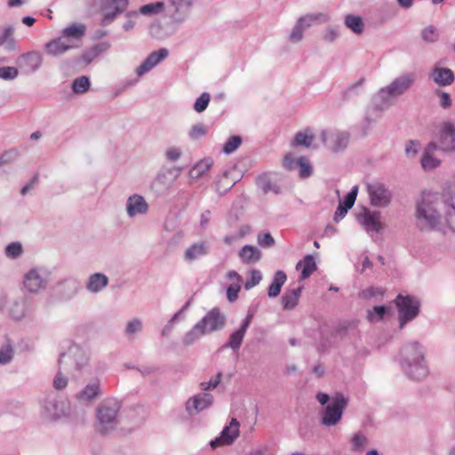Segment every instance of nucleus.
Wrapping results in <instances>:
<instances>
[{
    "instance_id": "f257e3e1",
    "label": "nucleus",
    "mask_w": 455,
    "mask_h": 455,
    "mask_svg": "<svg viewBox=\"0 0 455 455\" xmlns=\"http://www.w3.org/2000/svg\"><path fill=\"white\" fill-rule=\"evenodd\" d=\"M442 202L437 193L424 192L418 203L416 218L420 229L443 230V222L440 214Z\"/></svg>"
},
{
    "instance_id": "f03ea898",
    "label": "nucleus",
    "mask_w": 455,
    "mask_h": 455,
    "mask_svg": "<svg viewBox=\"0 0 455 455\" xmlns=\"http://www.w3.org/2000/svg\"><path fill=\"white\" fill-rule=\"evenodd\" d=\"M224 324V315L220 314L219 309L213 308L186 334L184 343L190 345L204 334L221 329Z\"/></svg>"
},
{
    "instance_id": "7ed1b4c3",
    "label": "nucleus",
    "mask_w": 455,
    "mask_h": 455,
    "mask_svg": "<svg viewBox=\"0 0 455 455\" xmlns=\"http://www.w3.org/2000/svg\"><path fill=\"white\" fill-rule=\"evenodd\" d=\"M403 353L408 363L410 376L417 380L424 379L427 375V368L419 343L413 342L404 348Z\"/></svg>"
},
{
    "instance_id": "20e7f679",
    "label": "nucleus",
    "mask_w": 455,
    "mask_h": 455,
    "mask_svg": "<svg viewBox=\"0 0 455 455\" xmlns=\"http://www.w3.org/2000/svg\"><path fill=\"white\" fill-rule=\"evenodd\" d=\"M413 74H406L396 78L391 84L379 91L378 96L384 101L403 94L414 82Z\"/></svg>"
},
{
    "instance_id": "39448f33",
    "label": "nucleus",
    "mask_w": 455,
    "mask_h": 455,
    "mask_svg": "<svg viewBox=\"0 0 455 455\" xmlns=\"http://www.w3.org/2000/svg\"><path fill=\"white\" fill-rule=\"evenodd\" d=\"M347 405V400L342 394H336L325 408L323 416V424L326 426L336 425L341 419L343 410Z\"/></svg>"
},
{
    "instance_id": "423d86ee",
    "label": "nucleus",
    "mask_w": 455,
    "mask_h": 455,
    "mask_svg": "<svg viewBox=\"0 0 455 455\" xmlns=\"http://www.w3.org/2000/svg\"><path fill=\"white\" fill-rule=\"evenodd\" d=\"M395 303L399 311L400 326L403 328L407 322L418 315L419 303L410 296L403 295L397 296Z\"/></svg>"
},
{
    "instance_id": "0eeeda50",
    "label": "nucleus",
    "mask_w": 455,
    "mask_h": 455,
    "mask_svg": "<svg viewBox=\"0 0 455 455\" xmlns=\"http://www.w3.org/2000/svg\"><path fill=\"white\" fill-rule=\"evenodd\" d=\"M329 20V15L326 13H315V14H307L301 17L298 21L295 27L293 28L291 34L290 36V39L292 42H299L303 37V32L306 28L311 27L313 24L317 23H325Z\"/></svg>"
},
{
    "instance_id": "6e6552de",
    "label": "nucleus",
    "mask_w": 455,
    "mask_h": 455,
    "mask_svg": "<svg viewBox=\"0 0 455 455\" xmlns=\"http://www.w3.org/2000/svg\"><path fill=\"white\" fill-rule=\"evenodd\" d=\"M100 12L102 14L101 25L110 24L128 6V0H101Z\"/></svg>"
},
{
    "instance_id": "1a4fd4ad",
    "label": "nucleus",
    "mask_w": 455,
    "mask_h": 455,
    "mask_svg": "<svg viewBox=\"0 0 455 455\" xmlns=\"http://www.w3.org/2000/svg\"><path fill=\"white\" fill-rule=\"evenodd\" d=\"M367 191L372 205L386 207L391 200L390 191L379 182H373L367 185Z\"/></svg>"
},
{
    "instance_id": "9d476101",
    "label": "nucleus",
    "mask_w": 455,
    "mask_h": 455,
    "mask_svg": "<svg viewBox=\"0 0 455 455\" xmlns=\"http://www.w3.org/2000/svg\"><path fill=\"white\" fill-rule=\"evenodd\" d=\"M240 423L236 419H232L229 425L227 426L221 432L220 436L214 441H212L211 445L212 448L221 445H229L238 437Z\"/></svg>"
},
{
    "instance_id": "9b49d317",
    "label": "nucleus",
    "mask_w": 455,
    "mask_h": 455,
    "mask_svg": "<svg viewBox=\"0 0 455 455\" xmlns=\"http://www.w3.org/2000/svg\"><path fill=\"white\" fill-rule=\"evenodd\" d=\"M322 140L330 149L338 151L347 146L348 135L343 132L323 131L322 132Z\"/></svg>"
},
{
    "instance_id": "f8f14e48",
    "label": "nucleus",
    "mask_w": 455,
    "mask_h": 455,
    "mask_svg": "<svg viewBox=\"0 0 455 455\" xmlns=\"http://www.w3.org/2000/svg\"><path fill=\"white\" fill-rule=\"evenodd\" d=\"M439 144L443 151L455 150V124L445 122L441 125L439 132Z\"/></svg>"
},
{
    "instance_id": "ddd939ff",
    "label": "nucleus",
    "mask_w": 455,
    "mask_h": 455,
    "mask_svg": "<svg viewBox=\"0 0 455 455\" xmlns=\"http://www.w3.org/2000/svg\"><path fill=\"white\" fill-rule=\"evenodd\" d=\"M85 31V25L82 23H73L62 30L61 36L68 44H73V48H76L84 36Z\"/></svg>"
},
{
    "instance_id": "4468645a",
    "label": "nucleus",
    "mask_w": 455,
    "mask_h": 455,
    "mask_svg": "<svg viewBox=\"0 0 455 455\" xmlns=\"http://www.w3.org/2000/svg\"><path fill=\"white\" fill-rule=\"evenodd\" d=\"M360 224L364 226L367 231L379 232L383 228L380 221V213L365 210L363 213L357 216Z\"/></svg>"
},
{
    "instance_id": "2eb2a0df",
    "label": "nucleus",
    "mask_w": 455,
    "mask_h": 455,
    "mask_svg": "<svg viewBox=\"0 0 455 455\" xmlns=\"http://www.w3.org/2000/svg\"><path fill=\"white\" fill-rule=\"evenodd\" d=\"M283 165L289 170L299 167V175L302 178H307L312 173V166L310 165L308 160L304 156L299 157L298 159H293L291 155H287L283 159Z\"/></svg>"
},
{
    "instance_id": "dca6fc26",
    "label": "nucleus",
    "mask_w": 455,
    "mask_h": 455,
    "mask_svg": "<svg viewBox=\"0 0 455 455\" xmlns=\"http://www.w3.org/2000/svg\"><path fill=\"white\" fill-rule=\"evenodd\" d=\"M116 410L106 405H101L98 410V419L101 426V431L105 432L115 426Z\"/></svg>"
},
{
    "instance_id": "f3484780",
    "label": "nucleus",
    "mask_w": 455,
    "mask_h": 455,
    "mask_svg": "<svg viewBox=\"0 0 455 455\" xmlns=\"http://www.w3.org/2000/svg\"><path fill=\"white\" fill-rule=\"evenodd\" d=\"M420 162L425 171L434 170L440 165L441 161L436 156V146L435 143H430L425 148Z\"/></svg>"
},
{
    "instance_id": "a211bd4d",
    "label": "nucleus",
    "mask_w": 455,
    "mask_h": 455,
    "mask_svg": "<svg viewBox=\"0 0 455 455\" xmlns=\"http://www.w3.org/2000/svg\"><path fill=\"white\" fill-rule=\"evenodd\" d=\"M168 55V51L164 48L160 49L159 51L153 52L149 54L147 60L138 68L137 73L139 76H142L143 74L148 72L152 69L156 65H157L161 60L165 59Z\"/></svg>"
},
{
    "instance_id": "6ab92c4d",
    "label": "nucleus",
    "mask_w": 455,
    "mask_h": 455,
    "mask_svg": "<svg viewBox=\"0 0 455 455\" xmlns=\"http://www.w3.org/2000/svg\"><path fill=\"white\" fill-rule=\"evenodd\" d=\"M126 209L128 215L134 217L137 214L146 213L148 210V204L141 196L133 195L128 198Z\"/></svg>"
},
{
    "instance_id": "aec40b11",
    "label": "nucleus",
    "mask_w": 455,
    "mask_h": 455,
    "mask_svg": "<svg viewBox=\"0 0 455 455\" xmlns=\"http://www.w3.org/2000/svg\"><path fill=\"white\" fill-rule=\"evenodd\" d=\"M24 286L29 292H38L44 288L45 282L36 270H30L24 279Z\"/></svg>"
},
{
    "instance_id": "412c9836",
    "label": "nucleus",
    "mask_w": 455,
    "mask_h": 455,
    "mask_svg": "<svg viewBox=\"0 0 455 455\" xmlns=\"http://www.w3.org/2000/svg\"><path fill=\"white\" fill-rule=\"evenodd\" d=\"M18 63L20 67H26L28 71H35L42 63V56L37 52H28L19 57Z\"/></svg>"
},
{
    "instance_id": "4be33fe9",
    "label": "nucleus",
    "mask_w": 455,
    "mask_h": 455,
    "mask_svg": "<svg viewBox=\"0 0 455 455\" xmlns=\"http://www.w3.org/2000/svg\"><path fill=\"white\" fill-rule=\"evenodd\" d=\"M46 52L51 55H60L69 49H73V44H68L62 36L52 40L45 45Z\"/></svg>"
},
{
    "instance_id": "5701e85b",
    "label": "nucleus",
    "mask_w": 455,
    "mask_h": 455,
    "mask_svg": "<svg viewBox=\"0 0 455 455\" xmlns=\"http://www.w3.org/2000/svg\"><path fill=\"white\" fill-rule=\"evenodd\" d=\"M251 318L252 315H248L240 329L231 334L228 341V346L233 349H238L240 347L246 330L251 323Z\"/></svg>"
},
{
    "instance_id": "b1692460",
    "label": "nucleus",
    "mask_w": 455,
    "mask_h": 455,
    "mask_svg": "<svg viewBox=\"0 0 455 455\" xmlns=\"http://www.w3.org/2000/svg\"><path fill=\"white\" fill-rule=\"evenodd\" d=\"M212 403V396L209 394H200L187 402L188 411L194 409L196 411H200L209 407Z\"/></svg>"
},
{
    "instance_id": "393cba45",
    "label": "nucleus",
    "mask_w": 455,
    "mask_h": 455,
    "mask_svg": "<svg viewBox=\"0 0 455 455\" xmlns=\"http://www.w3.org/2000/svg\"><path fill=\"white\" fill-rule=\"evenodd\" d=\"M208 249L209 246L206 242L194 243L185 251V259L188 261L197 259L200 257L206 255L208 253Z\"/></svg>"
},
{
    "instance_id": "a878e982",
    "label": "nucleus",
    "mask_w": 455,
    "mask_h": 455,
    "mask_svg": "<svg viewBox=\"0 0 455 455\" xmlns=\"http://www.w3.org/2000/svg\"><path fill=\"white\" fill-rule=\"evenodd\" d=\"M433 80L440 85H448L453 82V73L449 68H435L431 75Z\"/></svg>"
},
{
    "instance_id": "bb28decb",
    "label": "nucleus",
    "mask_w": 455,
    "mask_h": 455,
    "mask_svg": "<svg viewBox=\"0 0 455 455\" xmlns=\"http://www.w3.org/2000/svg\"><path fill=\"white\" fill-rule=\"evenodd\" d=\"M239 257L243 262L252 264L259 260L261 252L254 246L245 245L241 249Z\"/></svg>"
},
{
    "instance_id": "cd10ccee",
    "label": "nucleus",
    "mask_w": 455,
    "mask_h": 455,
    "mask_svg": "<svg viewBox=\"0 0 455 455\" xmlns=\"http://www.w3.org/2000/svg\"><path fill=\"white\" fill-rule=\"evenodd\" d=\"M296 268L298 270L301 269V279L309 277L316 269L315 259L311 255L306 256L303 260L297 263Z\"/></svg>"
},
{
    "instance_id": "c85d7f7f",
    "label": "nucleus",
    "mask_w": 455,
    "mask_h": 455,
    "mask_svg": "<svg viewBox=\"0 0 455 455\" xmlns=\"http://www.w3.org/2000/svg\"><path fill=\"white\" fill-rule=\"evenodd\" d=\"M45 410L47 411L50 417L58 419L66 415L67 411L68 410V406L64 401L58 403L48 402L45 405Z\"/></svg>"
},
{
    "instance_id": "c756f323",
    "label": "nucleus",
    "mask_w": 455,
    "mask_h": 455,
    "mask_svg": "<svg viewBox=\"0 0 455 455\" xmlns=\"http://www.w3.org/2000/svg\"><path fill=\"white\" fill-rule=\"evenodd\" d=\"M99 394V382L97 380L88 384L84 389L77 395V399L81 402H90Z\"/></svg>"
},
{
    "instance_id": "7c9ffc66",
    "label": "nucleus",
    "mask_w": 455,
    "mask_h": 455,
    "mask_svg": "<svg viewBox=\"0 0 455 455\" xmlns=\"http://www.w3.org/2000/svg\"><path fill=\"white\" fill-rule=\"evenodd\" d=\"M213 161L211 158H204L198 162L191 170L190 177L193 179H198L206 173L212 166Z\"/></svg>"
},
{
    "instance_id": "2f4dec72",
    "label": "nucleus",
    "mask_w": 455,
    "mask_h": 455,
    "mask_svg": "<svg viewBox=\"0 0 455 455\" xmlns=\"http://www.w3.org/2000/svg\"><path fill=\"white\" fill-rule=\"evenodd\" d=\"M286 278V275L283 271L279 270L275 273L273 283L268 289L269 297H276L280 293L281 288L285 283Z\"/></svg>"
},
{
    "instance_id": "473e14b6",
    "label": "nucleus",
    "mask_w": 455,
    "mask_h": 455,
    "mask_svg": "<svg viewBox=\"0 0 455 455\" xmlns=\"http://www.w3.org/2000/svg\"><path fill=\"white\" fill-rule=\"evenodd\" d=\"M301 288L292 289L287 291L282 298L283 307L285 309H292L298 304L299 298L300 296Z\"/></svg>"
},
{
    "instance_id": "72a5a7b5",
    "label": "nucleus",
    "mask_w": 455,
    "mask_h": 455,
    "mask_svg": "<svg viewBox=\"0 0 455 455\" xmlns=\"http://www.w3.org/2000/svg\"><path fill=\"white\" fill-rule=\"evenodd\" d=\"M108 284V277L102 274H94L90 277L87 288L92 291H99Z\"/></svg>"
},
{
    "instance_id": "f704fd0d",
    "label": "nucleus",
    "mask_w": 455,
    "mask_h": 455,
    "mask_svg": "<svg viewBox=\"0 0 455 455\" xmlns=\"http://www.w3.org/2000/svg\"><path fill=\"white\" fill-rule=\"evenodd\" d=\"M346 26L355 34H362L364 28L363 20L359 16L347 15L345 18Z\"/></svg>"
},
{
    "instance_id": "c9c22d12",
    "label": "nucleus",
    "mask_w": 455,
    "mask_h": 455,
    "mask_svg": "<svg viewBox=\"0 0 455 455\" xmlns=\"http://www.w3.org/2000/svg\"><path fill=\"white\" fill-rule=\"evenodd\" d=\"M314 138L315 137L311 130L306 129L296 134L294 142L296 145L305 146L308 148L312 144Z\"/></svg>"
},
{
    "instance_id": "e433bc0d",
    "label": "nucleus",
    "mask_w": 455,
    "mask_h": 455,
    "mask_svg": "<svg viewBox=\"0 0 455 455\" xmlns=\"http://www.w3.org/2000/svg\"><path fill=\"white\" fill-rule=\"evenodd\" d=\"M444 211V223L452 232L455 233V204H445Z\"/></svg>"
},
{
    "instance_id": "4c0bfd02",
    "label": "nucleus",
    "mask_w": 455,
    "mask_h": 455,
    "mask_svg": "<svg viewBox=\"0 0 455 455\" xmlns=\"http://www.w3.org/2000/svg\"><path fill=\"white\" fill-rule=\"evenodd\" d=\"M164 11V3L156 2L145 4L140 7V12L143 15L158 14Z\"/></svg>"
},
{
    "instance_id": "58836bf2",
    "label": "nucleus",
    "mask_w": 455,
    "mask_h": 455,
    "mask_svg": "<svg viewBox=\"0 0 455 455\" xmlns=\"http://www.w3.org/2000/svg\"><path fill=\"white\" fill-rule=\"evenodd\" d=\"M13 35V28L11 27H8L4 28L3 34L0 35V45L4 44V43L7 44V48L9 50H12L15 48V41L12 37Z\"/></svg>"
},
{
    "instance_id": "ea45409f",
    "label": "nucleus",
    "mask_w": 455,
    "mask_h": 455,
    "mask_svg": "<svg viewBox=\"0 0 455 455\" xmlns=\"http://www.w3.org/2000/svg\"><path fill=\"white\" fill-rule=\"evenodd\" d=\"M90 86V81L87 76H81L73 82V91L76 93H84Z\"/></svg>"
},
{
    "instance_id": "a19ab883",
    "label": "nucleus",
    "mask_w": 455,
    "mask_h": 455,
    "mask_svg": "<svg viewBox=\"0 0 455 455\" xmlns=\"http://www.w3.org/2000/svg\"><path fill=\"white\" fill-rule=\"evenodd\" d=\"M208 132L207 127L203 124L193 125L189 131V137L193 140H199Z\"/></svg>"
},
{
    "instance_id": "79ce46f5",
    "label": "nucleus",
    "mask_w": 455,
    "mask_h": 455,
    "mask_svg": "<svg viewBox=\"0 0 455 455\" xmlns=\"http://www.w3.org/2000/svg\"><path fill=\"white\" fill-rule=\"evenodd\" d=\"M387 312V308L383 306L374 307L371 311L368 313V319L370 322L375 323L380 321Z\"/></svg>"
},
{
    "instance_id": "37998d69",
    "label": "nucleus",
    "mask_w": 455,
    "mask_h": 455,
    "mask_svg": "<svg viewBox=\"0 0 455 455\" xmlns=\"http://www.w3.org/2000/svg\"><path fill=\"white\" fill-rule=\"evenodd\" d=\"M422 38L426 42H435L439 38L437 29L434 26H428L422 31Z\"/></svg>"
},
{
    "instance_id": "c03bdc74",
    "label": "nucleus",
    "mask_w": 455,
    "mask_h": 455,
    "mask_svg": "<svg viewBox=\"0 0 455 455\" xmlns=\"http://www.w3.org/2000/svg\"><path fill=\"white\" fill-rule=\"evenodd\" d=\"M368 445V439L362 434L357 433L352 438V446L355 451H361Z\"/></svg>"
},
{
    "instance_id": "a18cd8bd",
    "label": "nucleus",
    "mask_w": 455,
    "mask_h": 455,
    "mask_svg": "<svg viewBox=\"0 0 455 455\" xmlns=\"http://www.w3.org/2000/svg\"><path fill=\"white\" fill-rule=\"evenodd\" d=\"M210 95L207 92H204L195 102L194 109L198 113L203 112L206 109L210 102Z\"/></svg>"
},
{
    "instance_id": "49530a36",
    "label": "nucleus",
    "mask_w": 455,
    "mask_h": 455,
    "mask_svg": "<svg viewBox=\"0 0 455 455\" xmlns=\"http://www.w3.org/2000/svg\"><path fill=\"white\" fill-rule=\"evenodd\" d=\"M242 140L238 136H232L228 139V140L224 145V152L227 154H230L237 149V148L241 145Z\"/></svg>"
},
{
    "instance_id": "de8ad7c7",
    "label": "nucleus",
    "mask_w": 455,
    "mask_h": 455,
    "mask_svg": "<svg viewBox=\"0 0 455 455\" xmlns=\"http://www.w3.org/2000/svg\"><path fill=\"white\" fill-rule=\"evenodd\" d=\"M13 355V350L9 344L3 346L0 349V363L5 364L9 363Z\"/></svg>"
},
{
    "instance_id": "09e8293b",
    "label": "nucleus",
    "mask_w": 455,
    "mask_h": 455,
    "mask_svg": "<svg viewBox=\"0 0 455 455\" xmlns=\"http://www.w3.org/2000/svg\"><path fill=\"white\" fill-rule=\"evenodd\" d=\"M19 71L14 67H2L0 68V78L4 80H12L17 77Z\"/></svg>"
},
{
    "instance_id": "8fccbe9b",
    "label": "nucleus",
    "mask_w": 455,
    "mask_h": 455,
    "mask_svg": "<svg viewBox=\"0 0 455 455\" xmlns=\"http://www.w3.org/2000/svg\"><path fill=\"white\" fill-rule=\"evenodd\" d=\"M22 252V246L20 243H12L5 248V253L10 258H16Z\"/></svg>"
},
{
    "instance_id": "3c124183",
    "label": "nucleus",
    "mask_w": 455,
    "mask_h": 455,
    "mask_svg": "<svg viewBox=\"0 0 455 455\" xmlns=\"http://www.w3.org/2000/svg\"><path fill=\"white\" fill-rule=\"evenodd\" d=\"M176 12H183L191 6L193 0H169Z\"/></svg>"
},
{
    "instance_id": "603ef678",
    "label": "nucleus",
    "mask_w": 455,
    "mask_h": 455,
    "mask_svg": "<svg viewBox=\"0 0 455 455\" xmlns=\"http://www.w3.org/2000/svg\"><path fill=\"white\" fill-rule=\"evenodd\" d=\"M357 192H358V187L355 186L352 188V190L345 197V200L342 204L343 206H345L347 209H350L355 202Z\"/></svg>"
},
{
    "instance_id": "864d4df0",
    "label": "nucleus",
    "mask_w": 455,
    "mask_h": 455,
    "mask_svg": "<svg viewBox=\"0 0 455 455\" xmlns=\"http://www.w3.org/2000/svg\"><path fill=\"white\" fill-rule=\"evenodd\" d=\"M261 278L262 275L259 270H252L251 272V279L248 280L244 284L245 289L249 290L252 288L260 282Z\"/></svg>"
},
{
    "instance_id": "5fc2aeb1",
    "label": "nucleus",
    "mask_w": 455,
    "mask_h": 455,
    "mask_svg": "<svg viewBox=\"0 0 455 455\" xmlns=\"http://www.w3.org/2000/svg\"><path fill=\"white\" fill-rule=\"evenodd\" d=\"M258 243L263 247H270L275 243V240L269 233L259 234L258 235Z\"/></svg>"
},
{
    "instance_id": "6e6d98bb",
    "label": "nucleus",
    "mask_w": 455,
    "mask_h": 455,
    "mask_svg": "<svg viewBox=\"0 0 455 455\" xmlns=\"http://www.w3.org/2000/svg\"><path fill=\"white\" fill-rule=\"evenodd\" d=\"M241 283H233L229 285V287L227 290V295L229 301H234L237 298L238 291H240Z\"/></svg>"
},
{
    "instance_id": "4d7b16f0",
    "label": "nucleus",
    "mask_w": 455,
    "mask_h": 455,
    "mask_svg": "<svg viewBox=\"0 0 455 455\" xmlns=\"http://www.w3.org/2000/svg\"><path fill=\"white\" fill-rule=\"evenodd\" d=\"M222 374L219 372L215 377L212 378L209 382H202L201 387L204 390L215 388L221 380Z\"/></svg>"
},
{
    "instance_id": "13d9d810",
    "label": "nucleus",
    "mask_w": 455,
    "mask_h": 455,
    "mask_svg": "<svg viewBox=\"0 0 455 455\" xmlns=\"http://www.w3.org/2000/svg\"><path fill=\"white\" fill-rule=\"evenodd\" d=\"M419 148V145L415 141H409L406 144L405 152L408 157H413L416 156Z\"/></svg>"
},
{
    "instance_id": "bf43d9fd",
    "label": "nucleus",
    "mask_w": 455,
    "mask_h": 455,
    "mask_svg": "<svg viewBox=\"0 0 455 455\" xmlns=\"http://www.w3.org/2000/svg\"><path fill=\"white\" fill-rule=\"evenodd\" d=\"M141 330V322L138 319H134L127 324L126 332L128 334H133Z\"/></svg>"
},
{
    "instance_id": "052dcab7",
    "label": "nucleus",
    "mask_w": 455,
    "mask_h": 455,
    "mask_svg": "<svg viewBox=\"0 0 455 455\" xmlns=\"http://www.w3.org/2000/svg\"><path fill=\"white\" fill-rule=\"evenodd\" d=\"M68 384L67 378L63 377L60 372H59L54 379H53V386L56 389H62L64 388Z\"/></svg>"
},
{
    "instance_id": "680f3d73",
    "label": "nucleus",
    "mask_w": 455,
    "mask_h": 455,
    "mask_svg": "<svg viewBox=\"0 0 455 455\" xmlns=\"http://www.w3.org/2000/svg\"><path fill=\"white\" fill-rule=\"evenodd\" d=\"M166 156L171 161H175L180 156V150L178 148H170L166 151Z\"/></svg>"
},
{
    "instance_id": "e2e57ef3",
    "label": "nucleus",
    "mask_w": 455,
    "mask_h": 455,
    "mask_svg": "<svg viewBox=\"0 0 455 455\" xmlns=\"http://www.w3.org/2000/svg\"><path fill=\"white\" fill-rule=\"evenodd\" d=\"M440 105L444 108H447L451 105V100L448 93H446V92L440 93Z\"/></svg>"
},
{
    "instance_id": "0e129e2a",
    "label": "nucleus",
    "mask_w": 455,
    "mask_h": 455,
    "mask_svg": "<svg viewBox=\"0 0 455 455\" xmlns=\"http://www.w3.org/2000/svg\"><path fill=\"white\" fill-rule=\"evenodd\" d=\"M347 210L345 206H343L342 204H339L335 214H334V220L339 221L340 219H342L347 212Z\"/></svg>"
},
{
    "instance_id": "69168bd1",
    "label": "nucleus",
    "mask_w": 455,
    "mask_h": 455,
    "mask_svg": "<svg viewBox=\"0 0 455 455\" xmlns=\"http://www.w3.org/2000/svg\"><path fill=\"white\" fill-rule=\"evenodd\" d=\"M338 32L334 28H329L323 36V39L328 42H332L338 37Z\"/></svg>"
},
{
    "instance_id": "338daca9",
    "label": "nucleus",
    "mask_w": 455,
    "mask_h": 455,
    "mask_svg": "<svg viewBox=\"0 0 455 455\" xmlns=\"http://www.w3.org/2000/svg\"><path fill=\"white\" fill-rule=\"evenodd\" d=\"M38 182V177L37 176H35L32 180L30 181V183L27 184L26 186H24L20 191L21 195L22 196H25L33 187L35 184H36Z\"/></svg>"
},
{
    "instance_id": "774afa93",
    "label": "nucleus",
    "mask_w": 455,
    "mask_h": 455,
    "mask_svg": "<svg viewBox=\"0 0 455 455\" xmlns=\"http://www.w3.org/2000/svg\"><path fill=\"white\" fill-rule=\"evenodd\" d=\"M210 220H211V212L210 211L204 212L201 214V220H200L201 226L204 228L206 227L209 224Z\"/></svg>"
}]
</instances>
